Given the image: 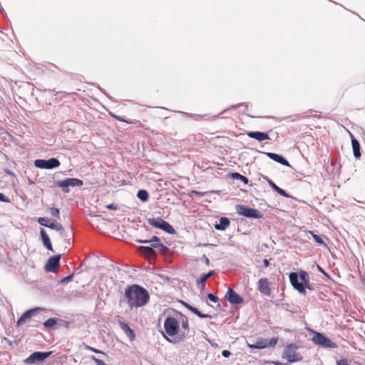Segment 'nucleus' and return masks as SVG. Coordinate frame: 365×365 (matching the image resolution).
<instances>
[{
	"instance_id": "37998d69",
	"label": "nucleus",
	"mask_w": 365,
	"mask_h": 365,
	"mask_svg": "<svg viewBox=\"0 0 365 365\" xmlns=\"http://www.w3.org/2000/svg\"><path fill=\"white\" fill-rule=\"evenodd\" d=\"M215 274V272L214 270L210 271L208 273L204 274V278H210V277L213 276Z\"/></svg>"
},
{
	"instance_id": "f704fd0d",
	"label": "nucleus",
	"mask_w": 365,
	"mask_h": 365,
	"mask_svg": "<svg viewBox=\"0 0 365 365\" xmlns=\"http://www.w3.org/2000/svg\"><path fill=\"white\" fill-rule=\"evenodd\" d=\"M49 219L46 217H38V222L42 225L48 227L49 222Z\"/></svg>"
},
{
	"instance_id": "2eb2a0df",
	"label": "nucleus",
	"mask_w": 365,
	"mask_h": 365,
	"mask_svg": "<svg viewBox=\"0 0 365 365\" xmlns=\"http://www.w3.org/2000/svg\"><path fill=\"white\" fill-rule=\"evenodd\" d=\"M60 255H56L51 257L47 262L46 267L48 270L54 272L56 268L59 265Z\"/></svg>"
},
{
	"instance_id": "f03ea898",
	"label": "nucleus",
	"mask_w": 365,
	"mask_h": 365,
	"mask_svg": "<svg viewBox=\"0 0 365 365\" xmlns=\"http://www.w3.org/2000/svg\"><path fill=\"white\" fill-rule=\"evenodd\" d=\"M297 346L291 344L287 345L283 352L282 358L287 360L289 363H294L302 359V357L297 352Z\"/></svg>"
},
{
	"instance_id": "473e14b6",
	"label": "nucleus",
	"mask_w": 365,
	"mask_h": 365,
	"mask_svg": "<svg viewBox=\"0 0 365 365\" xmlns=\"http://www.w3.org/2000/svg\"><path fill=\"white\" fill-rule=\"evenodd\" d=\"M309 234L312 235V236L313 237L314 241L319 244V245H325L324 242L323 241V240L322 239V237L317 235H315L313 232L312 231H309L308 232Z\"/></svg>"
},
{
	"instance_id": "393cba45",
	"label": "nucleus",
	"mask_w": 365,
	"mask_h": 365,
	"mask_svg": "<svg viewBox=\"0 0 365 365\" xmlns=\"http://www.w3.org/2000/svg\"><path fill=\"white\" fill-rule=\"evenodd\" d=\"M181 326H182L181 336H182V338H185L189 331V323H188V320H187V317H183L182 318Z\"/></svg>"
},
{
	"instance_id": "3c124183",
	"label": "nucleus",
	"mask_w": 365,
	"mask_h": 365,
	"mask_svg": "<svg viewBox=\"0 0 365 365\" xmlns=\"http://www.w3.org/2000/svg\"><path fill=\"white\" fill-rule=\"evenodd\" d=\"M138 127H143L142 123H140V122H139V123H138Z\"/></svg>"
},
{
	"instance_id": "f8f14e48",
	"label": "nucleus",
	"mask_w": 365,
	"mask_h": 365,
	"mask_svg": "<svg viewBox=\"0 0 365 365\" xmlns=\"http://www.w3.org/2000/svg\"><path fill=\"white\" fill-rule=\"evenodd\" d=\"M289 280L293 287L297 289L299 293L305 294L306 291L303 283L298 282V274L296 272H291L289 274Z\"/></svg>"
},
{
	"instance_id": "2f4dec72",
	"label": "nucleus",
	"mask_w": 365,
	"mask_h": 365,
	"mask_svg": "<svg viewBox=\"0 0 365 365\" xmlns=\"http://www.w3.org/2000/svg\"><path fill=\"white\" fill-rule=\"evenodd\" d=\"M299 277L301 281L302 282V283H304V284L308 283L309 277H308L307 273L305 271H303V270L300 271L299 272Z\"/></svg>"
},
{
	"instance_id": "09e8293b",
	"label": "nucleus",
	"mask_w": 365,
	"mask_h": 365,
	"mask_svg": "<svg viewBox=\"0 0 365 365\" xmlns=\"http://www.w3.org/2000/svg\"><path fill=\"white\" fill-rule=\"evenodd\" d=\"M304 289H305V288H307V289H312V287H311V286H310V284H309V281H308V283H307V284H304Z\"/></svg>"
},
{
	"instance_id": "ddd939ff",
	"label": "nucleus",
	"mask_w": 365,
	"mask_h": 365,
	"mask_svg": "<svg viewBox=\"0 0 365 365\" xmlns=\"http://www.w3.org/2000/svg\"><path fill=\"white\" fill-rule=\"evenodd\" d=\"M225 298L232 304H238L243 302V299L232 289H228Z\"/></svg>"
},
{
	"instance_id": "a18cd8bd",
	"label": "nucleus",
	"mask_w": 365,
	"mask_h": 365,
	"mask_svg": "<svg viewBox=\"0 0 365 365\" xmlns=\"http://www.w3.org/2000/svg\"><path fill=\"white\" fill-rule=\"evenodd\" d=\"M73 274H71V275H69V276H68V277H65V278L62 280V282H67L71 281V280H72V279H73Z\"/></svg>"
},
{
	"instance_id": "6e6552de",
	"label": "nucleus",
	"mask_w": 365,
	"mask_h": 365,
	"mask_svg": "<svg viewBox=\"0 0 365 365\" xmlns=\"http://www.w3.org/2000/svg\"><path fill=\"white\" fill-rule=\"evenodd\" d=\"M34 165L41 169H53L60 165V162L56 158H50L49 160L38 159L34 161Z\"/></svg>"
},
{
	"instance_id": "49530a36",
	"label": "nucleus",
	"mask_w": 365,
	"mask_h": 365,
	"mask_svg": "<svg viewBox=\"0 0 365 365\" xmlns=\"http://www.w3.org/2000/svg\"><path fill=\"white\" fill-rule=\"evenodd\" d=\"M107 208H108L110 210H117V206L114 203H111V204L107 205Z\"/></svg>"
},
{
	"instance_id": "1a4fd4ad",
	"label": "nucleus",
	"mask_w": 365,
	"mask_h": 365,
	"mask_svg": "<svg viewBox=\"0 0 365 365\" xmlns=\"http://www.w3.org/2000/svg\"><path fill=\"white\" fill-rule=\"evenodd\" d=\"M51 354V351L41 352L36 351L31 354L28 358L24 360L26 364H33L38 362L44 361Z\"/></svg>"
},
{
	"instance_id": "f257e3e1",
	"label": "nucleus",
	"mask_w": 365,
	"mask_h": 365,
	"mask_svg": "<svg viewBox=\"0 0 365 365\" xmlns=\"http://www.w3.org/2000/svg\"><path fill=\"white\" fill-rule=\"evenodd\" d=\"M125 297L128 306L131 308L143 307L150 299L148 291L137 284L128 286L125 289Z\"/></svg>"
},
{
	"instance_id": "9d476101",
	"label": "nucleus",
	"mask_w": 365,
	"mask_h": 365,
	"mask_svg": "<svg viewBox=\"0 0 365 365\" xmlns=\"http://www.w3.org/2000/svg\"><path fill=\"white\" fill-rule=\"evenodd\" d=\"M257 289L259 292L266 296H270L272 290L267 278H261L257 283Z\"/></svg>"
},
{
	"instance_id": "423d86ee",
	"label": "nucleus",
	"mask_w": 365,
	"mask_h": 365,
	"mask_svg": "<svg viewBox=\"0 0 365 365\" xmlns=\"http://www.w3.org/2000/svg\"><path fill=\"white\" fill-rule=\"evenodd\" d=\"M57 187H61L63 192H69V187H80L83 185V181L77 178H67L64 180L57 181L56 182Z\"/></svg>"
},
{
	"instance_id": "bb28decb",
	"label": "nucleus",
	"mask_w": 365,
	"mask_h": 365,
	"mask_svg": "<svg viewBox=\"0 0 365 365\" xmlns=\"http://www.w3.org/2000/svg\"><path fill=\"white\" fill-rule=\"evenodd\" d=\"M151 246L154 248L158 249L160 251V252L164 255H167L169 250L168 248L162 243L152 244Z\"/></svg>"
},
{
	"instance_id": "a19ab883",
	"label": "nucleus",
	"mask_w": 365,
	"mask_h": 365,
	"mask_svg": "<svg viewBox=\"0 0 365 365\" xmlns=\"http://www.w3.org/2000/svg\"><path fill=\"white\" fill-rule=\"evenodd\" d=\"M277 338H272L269 341H267L268 346H274L277 344Z\"/></svg>"
},
{
	"instance_id": "aec40b11",
	"label": "nucleus",
	"mask_w": 365,
	"mask_h": 365,
	"mask_svg": "<svg viewBox=\"0 0 365 365\" xmlns=\"http://www.w3.org/2000/svg\"><path fill=\"white\" fill-rule=\"evenodd\" d=\"M247 346H248V347H250L251 349H264V348L267 347L268 346V343H267V339H262V338H259L256 341L255 344H247Z\"/></svg>"
},
{
	"instance_id": "c03bdc74",
	"label": "nucleus",
	"mask_w": 365,
	"mask_h": 365,
	"mask_svg": "<svg viewBox=\"0 0 365 365\" xmlns=\"http://www.w3.org/2000/svg\"><path fill=\"white\" fill-rule=\"evenodd\" d=\"M231 353L228 351V350H223L222 351V355L224 356V357H229L230 356Z\"/></svg>"
},
{
	"instance_id": "5701e85b",
	"label": "nucleus",
	"mask_w": 365,
	"mask_h": 365,
	"mask_svg": "<svg viewBox=\"0 0 365 365\" xmlns=\"http://www.w3.org/2000/svg\"><path fill=\"white\" fill-rule=\"evenodd\" d=\"M267 182H268L269 186L274 191H276L278 194H279L280 195L285 197H289V195L285 190H284L281 189L279 187H278L275 183H274V182L272 180H268Z\"/></svg>"
},
{
	"instance_id": "a211bd4d",
	"label": "nucleus",
	"mask_w": 365,
	"mask_h": 365,
	"mask_svg": "<svg viewBox=\"0 0 365 365\" xmlns=\"http://www.w3.org/2000/svg\"><path fill=\"white\" fill-rule=\"evenodd\" d=\"M119 325L121 329L125 332V334L128 336L130 341H133L135 338V333L133 329L130 328L128 324L125 322H120Z\"/></svg>"
},
{
	"instance_id": "412c9836",
	"label": "nucleus",
	"mask_w": 365,
	"mask_h": 365,
	"mask_svg": "<svg viewBox=\"0 0 365 365\" xmlns=\"http://www.w3.org/2000/svg\"><path fill=\"white\" fill-rule=\"evenodd\" d=\"M41 236L43 241V245L45 247L53 251V247L50 240L49 237L48 236L47 233L46 232L45 230L43 228L41 229Z\"/></svg>"
},
{
	"instance_id": "a878e982",
	"label": "nucleus",
	"mask_w": 365,
	"mask_h": 365,
	"mask_svg": "<svg viewBox=\"0 0 365 365\" xmlns=\"http://www.w3.org/2000/svg\"><path fill=\"white\" fill-rule=\"evenodd\" d=\"M230 225V220L227 217H221L220 219V223L215 225V227L218 230H225Z\"/></svg>"
},
{
	"instance_id": "9b49d317",
	"label": "nucleus",
	"mask_w": 365,
	"mask_h": 365,
	"mask_svg": "<svg viewBox=\"0 0 365 365\" xmlns=\"http://www.w3.org/2000/svg\"><path fill=\"white\" fill-rule=\"evenodd\" d=\"M42 309L39 307L34 308L31 309H29L24 312L21 317L18 319L16 324L18 327H20L25 324L27 321H29L33 316H34L38 311L41 310Z\"/></svg>"
},
{
	"instance_id": "6ab92c4d",
	"label": "nucleus",
	"mask_w": 365,
	"mask_h": 365,
	"mask_svg": "<svg viewBox=\"0 0 365 365\" xmlns=\"http://www.w3.org/2000/svg\"><path fill=\"white\" fill-rule=\"evenodd\" d=\"M351 145L353 149V153L354 157L356 159H359L361 157L360 152V144L359 141L351 135Z\"/></svg>"
},
{
	"instance_id": "8fccbe9b",
	"label": "nucleus",
	"mask_w": 365,
	"mask_h": 365,
	"mask_svg": "<svg viewBox=\"0 0 365 365\" xmlns=\"http://www.w3.org/2000/svg\"><path fill=\"white\" fill-rule=\"evenodd\" d=\"M65 242H67L68 244H70V240H66L65 239Z\"/></svg>"
},
{
	"instance_id": "72a5a7b5",
	"label": "nucleus",
	"mask_w": 365,
	"mask_h": 365,
	"mask_svg": "<svg viewBox=\"0 0 365 365\" xmlns=\"http://www.w3.org/2000/svg\"><path fill=\"white\" fill-rule=\"evenodd\" d=\"M138 242L140 243H151V245L155 243H160V239L156 236H153L150 240H138Z\"/></svg>"
},
{
	"instance_id": "7c9ffc66",
	"label": "nucleus",
	"mask_w": 365,
	"mask_h": 365,
	"mask_svg": "<svg viewBox=\"0 0 365 365\" xmlns=\"http://www.w3.org/2000/svg\"><path fill=\"white\" fill-rule=\"evenodd\" d=\"M137 196L143 201H146L148 199V193L146 190H139Z\"/></svg>"
},
{
	"instance_id": "58836bf2",
	"label": "nucleus",
	"mask_w": 365,
	"mask_h": 365,
	"mask_svg": "<svg viewBox=\"0 0 365 365\" xmlns=\"http://www.w3.org/2000/svg\"><path fill=\"white\" fill-rule=\"evenodd\" d=\"M91 359L96 363V365H106L103 360H101L94 356H91Z\"/></svg>"
},
{
	"instance_id": "f3484780",
	"label": "nucleus",
	"mask_w": 365,
	"mask_h": 365,
	"mask_svg": "<svg viewBox=\"0 0 365 365\" xmlns=\"http://www.w3.org/2000/svg\"><path fill=\"white\" fill-rule=\"evenodd\" d=\"M266 155L270 159L274 160L275 162H277L283 165L290 167V164L289 163V162L286 159H284L282 156L279 155L276 153H267Z\"/></svg>"
},
{
	"instance_id": "0eeeda50",
	"label": "nucleus",
	"mask_w": 365,
	"mask_h": 365,
	"mask_svg": "<svg viewBox=\"0 0 365 365\" xmlns=\"http://www.w3.org/2000/svg\"><path fill=\"white\" fill-rule=\"evenodd\" d=\"M312 341L315 344L320 345L325 348H336L337 346L331 339L318 332H314Z\"/></svg>"
},
{
	"instance_id": "ea45409f",
	"label": "nucleus",
	"mask_w": 365,
	"mask_h": 365,
	"mask_svg": "<svg viewBox=\"0 0 365 365\" xmlns=\"http://www.w3.org/2000/svg\"><path fill=\"white\" fill-rule=\"evenodd\" d=\"M207 298L213 302H217L218 301V297L212 294H208Z\"/></svg>"
},
{
	"instance_id": "cd10ccee",
	"label": "nucleus",
	"mask_w": 365,
	"mask_h": 365,
	"mask_svg": "<svg viewBox=\"0 0 365 365\" xmlns=\"http://www.w3.org/2000/svg\"><path fill=\"white\" fill-rule=\"evenodd\" d=\"M57 322L58 319L56 318H49L43 323V326L46 329H50L53 327L57 324Z\"/></svg>"
},
{
	"instance_id": "de8ad7c7",
	"label": "nucleus",
	"mask_w": 365,
	"mask_h": 365,
	"mask_svg": "<svg viewBox=\"0 0 365 365\" xmlns=\"http://www.w3.org/2000/svg\"><path fill=\"white\" fill-rule=\"evenodd\" d=\"M263 264H264V266L265 267H267L269 266V261L267 259H264L263 260Z\"/></svg>"
},
{
	"instance_id": "7ed1b4c3",
	"label": "nucleus",
	"mask_w": 365,
	"mask_h": 365,
	"mask_svg": "<svg viewBox=\"0 0 365 365\" xmlns=\"http://www.w3.org/2000/svg\"><path fill=\"white\" fill-rule=\"evenodd\" d=\"M165 333L170 336L177 335L180 330V323L174 317H169L164 322Z\"/></svg>"
},
{
	"instance_id": "c756f323",
	"label": "nucleus",
	"mask_w": 365,
	"mask_h": 365,
	"mask_svg": "<svg viewBox=\"0 0 365 365\" xmlns=\"http://www.w3.org/2000/svg\"><path fill=\"white\" fill-rule=\"evenodd\" d=\"M232 177L234 179L240 180L245 184H247L248 183V179L245 176L242 175H240L238 173H232Z\"/></svg>"
},
{
	"instance_id": "c85d7f7f",
	"label": "nucleus",
	"mask_w": 365,
	"mask_h": 365,
	"mask_svg": "<svg viewBox=\"0 0 365 365\" xmlns=\"http://www.w3.org/2000/svg\"><path fill=\"white\" fill-rule=\"evenodd\" d=\"M111 117H113V118L116 119L117 120H119L120 122H124V123H126L128 124H132V123H134L132 120H127L124 118H122L115 113H113L111 112L109 113Z\"/></svg>"
},
{
	"instance_id": "e433bc0d",
	"label": "nucleus",
	"mask_w": 365,
	"mask_h": 365,
	"mask_svg": "<svg viewBox=\"0 0 365 365\" xmlns=\"http://www.w3.org/2000/svg\"><path fill=\"white\" fill-rule=\"evenodd\" d=\"M85 349L86 350H89V351H91L93 352H95V353H98V354H103V355H106V354L99 349H97L96 348H93L92 346H90L88 345H85Z\"/></svg>"
},
{
	"instance_id": "4c0bfd02",
	"label": "nucleus",
	"mask_w": 365,
	"mask_h": 365,
	"mask_svg": "<svg viewBox=\"0 0 365 365\" xmlns=\"http://www.w3.org/2000/svg\"><path fill=\"white\" fill-rule=\"evenodd\" d=\"M209 278H204V274L200 277V280L197 282L198 284H200V288L202 289H204L205 287V282Z\"/></svg>"
},
{
	"instance_id": "4be33fe9",
	"label": "nucleus",
	"mask_w": 365,
	"mask_h": 365,
	"mask_svg": "<svg viewBox=\"0 0 365 365\" xmlns=\"http://www.w3.org/2000/svg\"><path fill=\"white\" fill-rule=\"evenodd\" d=\"M48 227L59 231L61 232V235L62 237L65 238L66 237V233L61 223L56 222H51L48 224Z\"/></svg>"
},
{
	"instance_id": "c9c22d12",
	"label": "nucleus",
	"mask_w": 365,
	"mask_h": 365,
	"mask_svg": "<svg viewBox=\"0 0 365 365\" xmlns=\"http://www.w3.org/2000/svg\"><path fill=\"white\" fill-rule=\"evenodd\" d=\"M50 213L52 216L55 217L56 218H57V219L60 218L59 209L55 208V207L50 208Z\"/></svg>"
},
{
	"instance_id": "39448f33",
	"label": "nucleus",
	"mask_w": 365,
	"mask_h": 365,
	"mask_svg": "<svg viewBox=\"0 0 365 365\" xmlns=\"http://www.w3.org/2000/svg\"><path fill=\"white\" fill-rule=\"evenodd\" d=\"M237 212L239 215L255 219H259L262 217V213L255 209L245 205H239L236 207Z\"/></svg>"
},
{
	"instance_id": "dca6fc26",
	"label": "nucleus",
	"mask_w": 365,
	"mask_h": 365,
	"mask_svg": "<svg viewBox=\"0 0 365 365\" xmlns=\"http://www.w3.org/2000/svg\"><path fill=\"white\" fill-rule=\"evenodd\" d=\"M247 136L254 138L259 142L269 139V137L267 133L262 132H249L247 133Z\"/></svg>"
},
{
	"instance_id": "20e7f679",
	"label": "nucleus",
	"mask_w": 365,
	"mask_h": 365,
	"mask_svg": "<svg viewBox=\"0 0 365 365\" xmlns=\"http://www.w3.org/2000/svg\"><path fill=\"white\" fill-rule=\"evenodd\" d=\"M148 224L155 228L163 230L169 234L175 233L174 228L167 222L163 220L162 218H148L147 220Z\"/></svg>"
},
{
	"instance_id": "79ce46f5",
	"label": "nucleus",
	"mask_w": 365,
	"mask_h": 365,
	"mask_svg": "<svg viewBox=\"0 0 365 365\" xmlns=\"http://www.w3.org/2000/svg\"><path fill=\"white\" fill-rule=\"evenodd\" d=\"M0 201L4 202H10L9 199L1 192H0Z\"/></svg>"
},
{
	"instance_id": "4468645a",
	"label": "nucleus",
	"mask_w": 365,
	"mask_h": 365,
	"mask_svg": "<svg viewBox=\"0 0 365 365\" xmlns=\"http://www.w3.org/2000/svg\"><path fill=\"white\" fill-rule=\"evenodd\" d=\"M154 247H140V250L141 254L144 255L149 260L155 259V252L153 250Z\"/></svg>"
},
{
	"instance_id": "b1692460",
	"label": "nucleus",
	"mask_w": 365,
	"mask_h": 365,
	"mask_svg": "<svg viewBox=\"0 0 365 365\" xmlns=\"http://www.w3.org/2000/svg\"><path fill=\"white\" fill-rule=\"evenodd\" d=\"M186 308L190 310L193 314L198 316L200 318L206 319V318H211V315L207 314H202L201 313L197 308L192 307L191 305H189L187 304H185Z\"/></svg>"
}]
</instances>
